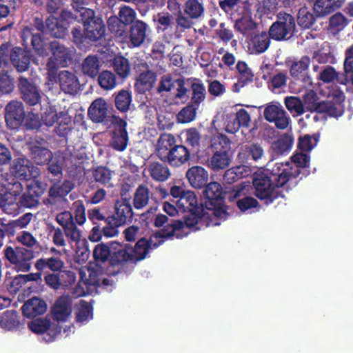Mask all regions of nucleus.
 I'll list each match as a JSON object with an SVG mask.
<instances>
[{
	"label": "nucleus",
	"mask_w": 353,
	"mask_h": 353,
	"mask_svg": "<svg viewBox=\"0 0 353 353\" xmlns=\"http://www.w3.org/2000/svg\"><path fill=\"white\" fill-rule=\"evenodd\" d=\"M269 168L260 172L253 179V185L256 196L266 203L272 202L279 196H283L280 188L289 180V164L283 166L281 163H276Z\"/></svg>",
	"instance_id": "f257e3e1"
},
{
	"label": "nucleus",
	"mask_w": 353,
	"mask_h": 353,
	"mask_svg": "<svg viewBox=\"0 0 353 353\" xmlns=\"http://www.w3.org/2000/svg\"><path fill=\"white\" fill-rule=\"evenodd\" d=\"M231 162V156L228 152L219 150L214 152L210 158L208 166L213 170H223L228 167Z\"/></svg>",
	"instance_id": "e433bc0d"
},
{
	"label": "nucleus",
	"mask_w": 353,
	"mask_h": 353,
	"mask_svg": "<svg viewBox=\"0 0 353 353\" xmlns=\"http://www.w3.org/2000/svg\"><path fill=\"white\" fill-rule=\"evenodd\" d=\"M155 81L156 76L154 73L148 71L139 75L135 86L139 92H145L150 90L153 87Z\"/></svg>",
	"instance_id": "de8ad7c7"
},
{
	"label": "nucleus",
	"mask_w": 353,
	"mask_h": 353,
	"mask_svg": "<svg viewBox=\"0 0 353 353\" xmlns=\"http://www.w3.org/2000/svg\"><path fill=\"white\" fill-rule=\"evenodd\" d=\"M112 242L108 244L100 243L95 246L93 255L97 261L105 262L109 261L110 262L112 254Z\"/></svg>",
	"instance_id": "864d4df0"
},
{
	"label": "nucleus",
	"mask_w": 353,
	"mask_h": 353,
	"mask_svg": "<svg viewBox=\"0 0 353 353\" xmlns=\"http://www.w3.org/2000/svg\"><path fill=\"white\" fill-rule=\"evenodd\" d=\"M181 79V78H176L170 74L163 76L160 79L159 84L157 88L158 92L159 93L163 92H172L176 85V82H178L179 79Z\"/></svg>",
	"instance_id": "338daca9"
},
{
	"label": "nucleus",
	"mask_w": 353,
	"mask_h": 353,
	"mask_svg": "<svg viewBox=\"0 0 353 353\" xmlns=\"http://www.w3.org/2000/svg\"><path fill=\"white\" fill-rule=\"evenodd\" d=\"M108 105L103 98L95 99L88 110L90 118L96 123L102 122L107 115Z\"/></svg>",
	"instance_id": "7c9ffc66"
},
{
	"label": "nucleus",
	"mask_w": 353,
	"mask_h": 353,
	"mask_svg": "<svg viewBox=\"0 0 353 353\" xmlns=\"http://www.w3.org/2000/svg\"><path fill=\"white\" fill-rule=\"evenodd\" d=\"M192 90V103L199 107L206 96V90L204 85L199 80H195L191 85Z\"/></svg>",
	"instance_id": "3c124183"
},
{
	"label": "nucleus",
	"mask_w": 353,
	"mask_h": 353,
	"mask_svg": "<svg viewBox=\"0 0 353 353\" xmlns=\"http://www.w3.org/2000/svg\"><path fill=\"white\" fill-rule=\"evenodd\" d=\"M150 249L148 247V241L145 238H141L132 248V261H137L143 259Z\"/></svg>",
	"instance_id": "5fc2aeb1"
},
{
	"label": "nucleus",
	"mask_w": 353,
	"mask_h": 353,
	"mask_svg": "<svg viewBox=\"0 0 353 353\" xmlns=\"http://www.w3.org/2000/svg\"><path fill=\"white\" fill-rule=\"evenodd\" d=\"M81 280L79 286L81 288L77 292V296H83L92 292L97 285H100L99 274L93 269L82 268L80 270Z\"/></svg>",
	"instance_id": "4468645a"
},
{
	"label": "nucleus",
	"mask_w": 353,
	"mask_h": 353,
	"mask_svg": "<svg viewBox=\"0 0 353 353\" xmlns=\"http://www.w3.org/2000/svg\"><path fill=\"white\" fill-rule=\"evenodd\" d=\"M174 137L170 134H164L161 135L158 141L157 150L159 158L163 161H166L170 154V151L175 146Z\"/></svg>",
	"instance_id": "f704fd0d"
},
{
	"label": "nucleus",
	"mask_w": 353,
	"mask_h": 353,
	"mask_svg": "<svg viewBox=\"0 0 353 353\" xmlns=\"http://www.w3.org/2000/svg\"><path fill=\"white\" fill-rule=\"evenodd\" d=\"M248 155H250L253 160L257 161L263 157V150L262 147L258 144L245 145L239 152V158L242 161H247Z\"/></svg>",
	"instance_id": "09e8293b"
},
{
	"label": "nucleus",
	"mask_w": 353,
	"mask_h": 353,
	"mask_svg": "<svg viewBox=\"0 0 353 353\" xmlns=\"http://www.w3.org/2000/svg\"><path fill=\"white\" fill-rule=\"evenodd\" d=\"M46 310L47 304L38 297H33L28 300L22 307L23 314L28 318L42 315Z\"/></svg>",
	"instance_id": "393cba45"
},
{
	"label": "nucleus",
	"mask_w": 353,
	"mask_h": 353,
	"mask_svg": "<svg viewBox=\"0 0 353 353\" xmlns=\"http://www.w3.org/2000/svg\"><path fill=\"white\" fill-rule=\"evenodd\" d=\"M50 48L52 56L47 64L48 81L46 83L49 86V89L51 88L50 85L57 81L55 72L57 68L65 66L67 61L72 59L74 52L73 49L65 48L55 40L50 42Z\"/></svg>",
	"instance_id": "423d86ee"
},
{
	"label": "nucleus",
	"mask_w": 353,
	"mask_h": 353,
	"mask_svg": "<svg viewBox=\"0 0 353 353\" xmlns=\"http://www.w3.org/2000/svg\"><path fill=\"white\" fill-rule=\"evenodd\" d=\"M83 3L73 4V7L79 12L84 26V35L91 41L101 38L105 33V26L101 18L96 17L92 9L81 7Z\"/></svg>",
	"instance_id": "39448f33"
},
{
	"label": "nucleus",
	"mask_w": 353,
	"mask_h": 353,
	"mask_svg": "<svg viewBox=\"0 0 353 353\" xmlns=\"http://www.w3.org/2000/svg\"><path fill=\"white\" fill-rule=\"evenodd\" d=\"M184 14L190 19H199L204 13L202 0H187L183 6Z\"/></svg>",
	"instance_id": "58836bf2"
},
{
	"label": "nucleus",
	"mask_w": 353,
	"mask_h": 353,
	"mask_svg": "<svg viewBox=\"0 0 353 353\" xmlns=\"http://www.w3.org/2000/svg\"><path fill=\"white\" fill-rule=\"evenodd\" d=\"M186 177L192 188L199 189L208 182V172L201 166H192L187 171Z\"/></svg>",
	"instance_id": "5701e85b"
},
{
	"label": "nucleus",
	"mask_w": 353,
	"mask_h": 353,
	"mask_svg": "<svg viewBox=\"0 0 353 353\" xmlns=\"http://www.w3.org/2000/svg\"><path fill=\"white\" fill-rule=\"evenodd\" d=\"M19 322L16 312L13 310L6 311L3 313L1 320L0 326L6 330H12L19 327Z\"/></svg>",
	"instance_id": "8fccbe9b"
},
{
	"label": "nucleus",
	"mask_w": 353,
	"mask_h": 353,
	"mask_svg": "<svg viewBox=\"0 0 353 353\" xmlns=\"http://www.w3.org/2000/svg\"><path fill=\"white\" fill-rule=\"evenodd\" d=\"M150 195L148 188L140 185L134 194V205L137 209H141L145 207L149 201Z\"/></svg>",
	"instance_id": "e2e57ef3"
},
{
	"label": "nucleus",
	"mask_w": 353,
	"mask_h": 353,
	"mask_svg": "<svg viewBox=\"0 0 353 353\" xmlns=\"http://www.w3.org/2000/svg\"><path fill=\"white\" fill-rule=\"evenodd\" d=\"M72 313V300L68 296L60 297L55 303L52 314L58 321H65Z\"/></svg>",
	"instance_id": "b1692460"
},
{
	"label": "nucleus",
	"mask_w": 353,
	"mask_h": 353,
	"mask_svg": "<svg viewBox=\"0 0 353 353\" xmlns=\"http://www.w3.org/2000/svg\"><path fill=\"white\" fill-rule=\"evenodd\" d=\"M6 121L12 129L19 128L25 119L23 105L21 102L13 101L6 107Z\"/></svg>",
	"instance_id": "ddd939ff"
},
{
	"label": "nucleus",
	"mask_w": 353,
	"mask_h": 353,
	"mask_svg": "<svg viewBox=\"0 0 353 353\" xmlns=\"http://www.w3.org/2000/svg\"><path fill=\"white\" fill-rule=\"evenodd\" d=\"M34 161L40 165L48 162L52 158V152L48 149V143L41 138H35L29 143Z\"/></svg>",
	"instance_id": "2eb2a0df"
},
{
	"label": "nucleus",
	"mask_w": 353,
	"mask_h": 353,
	"mask_svg": "<svg viewBox=\"0 0 353 353\" xmlns=\"http://www.w3.org/2000/svg\"><path fill=\"white\" fill-rule=\"evenodd\" d=\"M131 101V94L126 90L120 91L115 98L116 107L122 112H125L128 110Z\"/></svg>",
	"instance_id": "774afa93"
},
{
	"label": "nucleus",
	"mask_w": 353,
	"mask_h": 353,
	"mask_svg": "<svg viewBox=\"0 0 353 353\" xmlns=\"http://www.w3.org/2000/svg\"><path fill=\"white\" fill-rule=\"evenodd\" d=\"M6 259L19 272H28L30 270V261L33 259V252L21 247L8 246L3 250Z\"/></svg>",
	"instance_id": "0eeeda50"
},
{
	"label": "nucleus",
	"mask_w": 353,
	"mask_h": 353,
	"mask_svg": "<svg viewBox=\"0 0 353 353\" xmlns=\"http://www.w3.org/2000/svg\"><path fill=\"white\" fill-rule=\"evenodd\" d=\"M75 314L77 323H85L92 319V307L85 301L81 300L76 305Z\"/></svg>",
	"instance_id": "37998d69"
},
{
	"label": "nucleus",
	"mask_w": 353,
	"mask_h": 353,
	"mask_svg": "<svg viewBox=\"0 0 353 353\" xmlns=\"http://www.w3.org/2000/svg\"><path fill=\"white\" fill-rule=\"evenodd\" d=\"M250 190V183L243 182L241 185H236L229 194L230 201L237 200V206L241 212L257 207V201L249 196Z\"/></svg>",
	"instance_id": "9d476101"
},
{
	"label": "nucleus",
	"mask_w": 353,
	"mask_h": 353,
	"mask_svg": "<svg viewBox=\"0 0 353 353\" xmlns=\"http://www.w3.org/2000/svg\"><path fill=\"white\" fill-rule=\"evenodd\" d=\"M64 263L57 257H51L48 259H40L37 261L35 268L39 271H43L48 268L49 270L56 272L60 271L63 267Z\"/></svg>",
	"instance_id": "49530a36"
},
{
	"label": "nucleus",
	"mask_w": 353,
	"mask_h": 353,
	"mask_svg": "<svg viewBox=\"0 0 353 353\" xmlns=\"http://www.w3.org/2000/svg\"><path fill=\"white\" fill-rule=\"evenodd\" d=\"M150 32V30L145 23L141 21H137L131 26L129 32L130 45L133 47L140 46L144 43Z\"/></svg>",
	"instance_id": "6ab92c4d"
},
{
	"label": "nucleus",
	"mask_w": 353,
	"mask_h": 353,
	"mask_svg": "<svg viewBox=\"0 0 353 353\" xmlns=\"http://www.w3.org/2000/svg\"><path fill=\"white\" fill-rule=\"evenodd\" d=\"M22 38L23 41H27L28 39H31V43L35 52L39 56H46V43L41 38L40 34H32L30 28L26 27L22 32Z\"/></svg>",
	"instance_id": "72a5a7b5"
},
{
	"label": "nucleus",
	"mask_w": 353,
	"mask_h": 353,
	"mask_svg": "<svg viewBox=\"0 0 353 353\" xmlns=\"http://www.w3.org/2000/svg\"><path fill=\"white\" fill-rule=\"evenodd\" d=\"M190 99L189 89L185 86L183 79H179L172 90V100L176 104H183Z\"/></svg>",
	"instance_id": "79ce46f5"
},
{
	"label": "nucleus",
	"mask_w": 353,
	"mask_h": 353,
	"mask_svg": "<svg viewBox=\"0 0 353 353\" xmlns=\"http://www.w3.org/2000/svg\"><path fill=\"white\" fill-rule=\"evenodd\" d=\"M347 24V19L341 12L333 14L329 19V29L334 32L342 30Z\"/></svg>",
	"instance_id": "052dcab7"
},
{
	"label": "nucleus",
	"mask_w": 353,
	"mask_h": 353,
	"mask_svg": "<svg viewBox=\"0 0 353 353\" xmlns=\"http://www.w3.org/2000/svg\"><path fill=\"white\" fill-rule=\"evenodd\" d=\"M112 254L110 263L120 264L123 262L132 261V248L126 244H121L116 241L112 242Z\"/></svg>",
	"instance_id": "412c9836"
},
{
	"label": "nucleus",
	"mask_w": 353,
	"mask_h": 353,
	"mask_svg": "<svg viewBox=\"0 0 353 353\" xmlns=\"http://www.w3.org/2000/svg\"><path fill=\"white\" fill-rule=\"evenodd\" d=\"M76 280L75 275L72 272H66L62 274H50L46 276L45 281L48 285L53 289H58L61 285H71Z\"/></svg>",
	"instance_id": "c85d7f7f"
},
{
	"label": "nucleus",
	"mask_w": 353,
	"mask_h": 353,
	"mask_svg": "<svg viewBox=\"0 0 353 353\" xmlns=\"http://www.w3.org/2000/svg\"><path fill=\"white\" fill-rule=\"evenodd\" d=\"M319 139V135L317 134L301 137L299 139V148L303 152L311 151L317 145Z\"/></svg>",
	"instance_id": "0e129e2a"
},
{
	"label": "nucleus",
	"mask_w": 353,
	"mask_h": 353,
	"mask_svg": "<svg viewBox=\"0 0 353 353\" xmlns=\"http://www.w3.org/2000/svg\"><path fill=\"white\" fill-rule=\"evenodd\" d=\"M98 83L103 90H112L117 85L115 75L110 71L104 70L99 74Z\"/></svg>",
	"instance_id": "13d9d810"
},
{
	"label": "nucleus",
	"mask_w": 353,
	"mask_h": 353,
	"mask_svg": "<svg viewBox=\"0 0 353 353\" xmlns=\"http://www.w3.org/2000/svg\"><path fill=\"white\" fill-rule=\"evenodd\" d=\"M58 83L60 88L65 93L74 94L79 89V81L77 76L68 70H63L59 73Z\"/></svg>",
	"instance_id": "aec40b11"
},
{
	"label": "nucleus",
	"mask_w": 353,
	"mask_h": 353,
	"mask_svg": "<svg viewBox=\"0 0 353 353\" xmlns=\"http://www.w3.org/2000/svg\"><path fill=\"white\" fill-rule=\"evenodd\" d=\"M270 34L261 32L255 35L249 43V50L252 53L259 54L265 52L270 46Z\"/></svg>",
	"instance_id": "4c0bfd02"
},
{
	"label": "nucleus",
	"mask_w": 353,
	"mask_h": 353,
	"mask_svg": "<svg viewBox=\"0 0 353 353\" xmlns=\"http://www.w3.org/2000/svg\"><path fill=\"white\" fill-rule=\"evenodd\" d=\"M310 64V59L307 57H303L299 61L294 62L290 66L291 75L296 79L303 77L307 72Z\"/></svg>",
	"instance_id": "603ef678"
},
{
	"label": "nucleus",
	"mask_w": 353,
	"mask_h": 353,
	"mask_svg": "<svg viewBox=\"0 0 353 353\" xmlns=\"http://www.w3.org/2000/svg\"><path fill=\"white\" fill-rule=\"evenodd\" d=\"M295 29V21L293 17L287 13H279L277 21L270 28V37L281 41L290 38Z\"/></svg>",
	"instance_id": "6e6552de"
},
{
	"label": "nucleus",
	"mask_w": 353,
	"mask_h": 353,
	"mask_svg": "<svg viewBox=\"0 0 353 353\" xmlns=\"http://www.w3.org/2000/svg\"><path fill=\"white\" fill-rule=\"evenodd\" d=\"M132 216V207L130 201L122 199L117 201L115 204V213L112 217V221H116L117 225L124 224L127 219Z\"/></svg>",
	"instance_id": "a878e982"
},
{
	"label": "nucleus",
	"mask_w": 353,
	"mask_h": 353,
	"mask_svg": "<svg viewBox=\"0 0 353 353\" xmlns=\"http://www.w3.org/2000/svg\"><path fill=\"white\" fill-rule=\"evenodd\" d=\"M101 62L96 56H88L82 63L81 70L83 74L91 78L95 77L100 70Z\"/></svg>",
	"instance_id": "a19ab883"
},
{
	"label": "nucleus",
	"mask_w": 353,
	"mask_h": 353,
	"mask_svg": "<svg viewBox=\"0 0 353 353\" xmlns=\"http://www.w3.org/2000/svg\"><path fill=\"white\" fill-rule=\"evenodd\" d=\"M198 108L199 107L193 103L188 104L184 107L176 116L178 122L185 123L194 120Z\"/></svg>",
	"instance_id": "4d7b16f0"
},
{
	"label": "nucleus",
	"mask_w": 353,
	"mask_h": 353,
	"mask_svg": "<svg viewBox=\"0 0 353 353\" xmlns=\"http://www.w3.org/2000/svg\"><path fill=\"white\" fill-rule=\"evenodd\" d=\"M327 97L326 101H320L314 91L310 90L303 96V106L310 111H325L334 117L341 116L343 112L344 93L336 87H334L328 91Z\"/></svg>",
	"instance_id": "7ed1b4c3"
},
{
	"label": "nucleus",
	"mask_w": 353,
	"mask_h": 353,
	"mask_svg": "<svg viewBox=\"0 0 353 353\" xmlns=\"http://www.w3.org/2000/svg\"><path fill=\"white\" fill-rule=\"evenodd\" d=\"M144 172L148 174L151 177L157 181L167 180L170 174L168 168L163 163L152 162L144 170Z\"/></svg>",
	"instance_id": "473e14b6"
},
{
	"label": "nucleus",
	"mask_w": 353,
	"mask_h": 353,
	"mask_svg": "<svg viewBox=\"0 0 353 353\" xmlns=\"http://www.w3.org/2000/svg\"><path fill=\"white\" fill-rule=\"evenodd\" d=\"M11 171L16 177L21 179L28 180L39 175L38 169L26 158L15 159Z\"/></svg>",
	"instance_id": "dca6fc26"
},
{
	"label": "nucleus",
	"mask_w": 353,
	"mask_h": 353,
	"mask_svg": "<svg viewBox=\"0 0 353 353\" xmlns=\"http://www.w3.org/2000/svg\"><path fill=\"white\" fill-rule=\"evenodd\" d=\"M176 205L181 212H189L190 214L186 217L185 222L173 221L169 226L170 231L167 233L168 234L176 232L177 230L188 231L189 233L190 230H198L203 226L219 225V221L203 219V213L205 210L199 206L198 199L192 191L187 190L186 194L177 200Z\"/></svg>",
	"instance_id": "f03ea898"
},
{
	"label": "nucleus",
	"mask_w": 353,
	"mask_h": 353,
	"mask_svg": "<svg viewBox=\"0 0 353 353\" xmlns=\"http://www.w3.org/2000/svg\"><path fill=\"white\" fill-rule=\"evenodd\" d=\"M317 79L323 83H333L342 79V76L339 77L337 72L332 66H325L319 72Z\"/></svg>",
	"instance_id": "bf43d9fd"
},
{
	"label": "nucleus",
	"mask_w": 353,
	"mask_h": 353,
	"mask_svg": "<svg viewBox=\"0 0 353 353\" xmlns=\"http://www.w3.org/2000/svg\"><path fill=\"white\" fill-rule=\"evenodd\" d=\"M41 121L47 126H52L56 122L60 127H63L65 130V125L71 123V117L68 111H60L58 112L54 106L47 103L42 107Z\"/></svg>",
	"instance_id": "9b49d317"
},
{
	"label": "nucleus",
	"mask_w": 353,
	"mask_h": 353,
	"mask_svg": "<svg viewBox=\"0 0 353 353\" xmlns=\"http://www.w3.org/2000/svg\"><path fill=\"white\" fill-rule=\"evenodd\" d=\"M298 23L303 28H309L314 23L315 19L309 8L306 6L301 8L298 12Z\"/></svg>",
	"instance_id": "680f3d73"
},
{
	"label": "nucleus",
	"mask_w": 353,
	"mask_h": 353,
	"mask_svg": "<svg viewBox=\"0 0 353 353\" xmlns=\"http://www.w3.org/2000/svg\"><path fill=\"white\" fill-rule=\"evenodd\" d=\"M19 89L22 94L23 99L30 105H34L39 103L41 94L37 86L28 79L21 77L19 78Z\"/></svg>",
	"instance_id": "f3484780"
},
{
	"label": "nucleus",
	"mask_w": 353,
	"mask_h": 353,
	"mask_svg": "<svg viewBox=\"0 0 353 353\" xmlns=\"http://www.w3.org/2000/svg\"><path fill=\"white\" fill-rule=\"evenodd\" d=\"M250 167L244 165L236 166L228 170L224 174V179L226 182L231 183L237 179L243 178L251 174Z\"/></svg>",
	"instance_id": "c03bdc74"
},
{
	"label": "nucleus",
	"mask_w": 353,
	"mask_h": 353,
	"mask_svg": "<svg viewBox=\"0 0 353 353\" xmlns=\"http://www.w3.org/2000/svg\"><path fill=\"white\" fill-rule=\"evenodd\" d=\"M189 159V152L183 145H176L170 151L166 157V161L172 166H180L185 163Z\"/></svg>",
	"instance_id": "c9c22d12"
},
{
	"label": "nucleus",
	"mask_w": 353,
	"mask_h": 353,
	"mask_svg": "<svg viewBox=\"0 0 353 353\" xmlns=\"http://www.w3.org/2000/svg\"><path fill=\"white\" fill-rule=\"evenodd\" d=\"M117 128L115 129L111 142L112 147L119 151H123L127 146L128 137L125 130L126 122L121 119H116Z\"/></svg>",
	"instance_id": "4be33fe9"
},
{
	"label": "nucleus",
	"mask_w": 353,
	"mask_h": 353,
	"mask_svg": "<svg viewBox=\"0 0 353 353\" xmlns=\"http://www.w3.org/2000/svg\"><path fill=\"white\" fill-rule=\"evenodd\" d=\"M211 148L214 152L217 150L228 152L230 148V143L225 135L216 134L212 139Z\"/></svg>",
	"instance_id": "69168bd1"
},
{
	"label": "nucleus",
	"mask_w": 353,
	"mask_h": 353,
	"mask_svg": "<svg viewBox=\"0 0 353 353\" xmlns=\"http://www.w3.org/2000/svg\"><path fill=\"white\" fill-rule=\"evenodd\" d=\"M61 20L50 16L46 20V27L44 28L40 22H37V27L39 30L44 34H49L57 38L63 37L67 32V25L72 20V14L68 11H63L61 15Z\"/></svg>",
	"instance_id": "1a4fd4ad"
},
{
	"label": "nucleus",
	"mask_w": 353,
	"mask_h": 353,
	"mask_svg": "<svg viewBox=\"0 0 353 353\" xmlns=\"http://www.w3.org/2000/svg\"><path fill=\"white\" fill-rule=\"evenodd\" d=\"M208 201L205 202L206 209L203 213V219H212L214 221H224L228 217L225 206L223 205V191L220 183H210L204 192Z\"/></svg>",
	"instance_id": "20e7f679"
},
{
	"label": "nucleus",
	"mask_w": 353,
	"mask_h": 353,
	"mask_svg": "<svg viewBox=\"0 0 353 353\" xmlns=\"http://www.w3.org/2000/svg\"><path fill=\"white\" fill-rule=\"evenodd\" d=\"M5 194H9L8 196V201H10L13 197L14 198V203L17 205L16 214L19 213V203L18 196L22 192V184L15 179H12L10 181H6L3 183Z\"/></svg>",
	"instance_id": "ea45409f"
},
{
	"label": "nucleus",
	"mask_w": 353,
	"mask_h": 353,
	"mask_svg": "<svg viewBox=\"0 0 353 353\" xmlns=\"http://www.w3.org/2000/svg\"><path fill=\"white\" fill-rule=\"evenodd\" d=\"M170 225V224H168L165 226L164 230L157 232L150 236V240L148 241V247L150 250L161 245L168 237L175 236L176 238H182L188 234V231L177 230L176 232H172L171 234H168L167 233L170 231V228H169Z\"/></svg>",
	"instance_id": "c756f323"
},
{
	"label": "nucleus",
	"mask_w": 353,
	"mask_h": 353,
	"mask_svg": "<svg viewBox=\"0 0 353 353\" xmlns=\"http://www.w3.org/2000/svg\"><path fill=\"white\" fill-rule=\"evenodd\" d=\"M26 186L27 192L18 198L19 209L21 207L32 208L37 205V199L42 193V190L34 181H30Z\"/></svg>",
	"instance_id": "a211bd4d"
},
{
	"label": "nucleus",
	"mask_w": 353,
	"mask_h": 353,
	"mask_svg": "<svg viewBox=\"0 0 353 353\" xmlns=\"http://www.w3.org/2000/svg\"><path fill=\"white\" fill-rule=\"evenodd\" d=\"M345 0H316L313 10L316 17L327 15L336 9L341 7Z\"/></svg>",
	"instance_id": "bb28decb"
},
{
	"label": "nucleus",
	"mask_w": 353,
	"mask_h": 353,
	"mask_svg": "<svg viewBox=\"0 0 353 353\" xmlns=\"http://www.w3.org/2000/svg\"><path fill=\"white\" fill-rule=\"evenodd\" d=\"M28 327L35 334H45L44 340L46 342L52 341L61 331L57 323L47 319H35L28 323Z\"/></svg>",
	"instance_id": "f8f14e48"
},
{
	"label": "nucleus",
	"mask_w": 353,
	"mask_h": 353,
	"mask_svg": "<svg viewBox=\"0 0 353 353\" xmlns=\"http://www.w3.org/2000/svg\"><path fill=\"white\" fill-rule=\"evenodd\" d=\"M10 56L12 63L19 72L26 71L28 68L30 63L29 51L20 48H14L12 50Z\"/></svg>",
	"instance_id": "cd10ccee"
},
{
	"label": "nucleus",
	"mask_w": 353,
	"mask_h": 353,
	"mask_svg": "<svg viewBox=\"0 0 353 353\" xmlns=\"http://www.w3.org/2000/svg\"><path fill=\"white\" fill-rule=\"evenodd\" d=\"M8 196L9 194H5L4 193L3 183H0V207L6 213L15 215L17 205L14 203V197L10 201H8Z\"/></svg>",
	"instance_id": "6e6d98bb"
},
{
	"label": "nucleus",
	"mask_w": 353,
	"mask_h": 353,
	"mask_svg": "<svg viewBox=\"0 0 353 353\" xmlns=\"http://www.w3.org/2000/svg\"><path fill=\"white\" fill-rule=\"evenodd\" d=\"M293 144V137L290 134H285L272 143V150L278 154H283L291 149Z\"/></svg>",
	"instance_id": "a18cd8bd"
},
{
	"label": "nucleus",
	"mask_w": 353,
	"mask_h": 353,
	"mask_svg": "<svg viewBox=\"0 0 353 353\" xmlns=\"http://www.w3.org/2000/svg\"><path fill=\"white\" fill-rule=\"evenodd\" d=\"M310 162V157L307 154L300 152L296 153L292 157V162H286L285 164L282 163L283 166L289 164L290 169L288 172L290 174L289 175V179L292 176L296 177L299 173L300 168H305L307 166Z\"/></svg>",
	"instance_id": "2f4dec72"
}]
</instances>
